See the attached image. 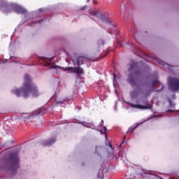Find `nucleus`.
Listing matches in <instances>:
<instances>
[{
	"label": "nucleus",
	"instance_id": "nucleus-1",
	"mask_svg": "<svg viewBox=\"0 0 179 179\" xmlns=\"http://www.w3.org/2000/svg\"><path fill=\"white\" fill-rule=\"evenodd\" d=\"M12 92L17 97H20L22 94L24 99H27L30 94L32 97H38L40 96L38 88L31 82V78L29 74H25L22 87L20 89H16Z\"/></svg>",
	"mask_w": 179,
	"mask_h": 179
},
{
	"label": "nucleus",
	"instance_id": "nucleus-2",
	"mask_svg": "<svg viewBox=\"0 0 179 179\" xmlns=\"http://www.w3.org/2000/svg\"><path fill=\"white\" fill-rule=\"evenodd\" d=\"M3 153L5 154L4 158L7 159L4 167L10 171H16L19 169V155H17V152L7 150L3 151Z\"/></svg>",
	"mask_w": 179,
	"mask_h": 179
},
{
	"label": "nucleus",
	"instance_id": "nucleus-3",
	"mask_svg": "<svg viewBox=\"0 0 179 179\" xmlns=\"http://www.w3.org/2000/svg\"><path fill=\"white\" fill-rule=\"evenodd\" d=\"M128 71L129 75L127 82H129L131 86H135V85H136V77L139 76L141 73V69L138 66V62H131Z\"/></svg>",
	"mask_w": 179,
	"mask_h": 179
},
{
	"label": "nucleus",
	"instance_id": "nucleus-4",
	"mask_svg": "<svg viewBox=\"0 0 179 179\" xmlns=\"http://www.w3.org/2000/svg\"><path fill=\"white\" fill-rule=\"evenodd\" d=\"M157 79H159V76H156V79L152 83L151 90L141 89L138 92L136 91H131L130 92L131 98L136 99V97L141 94V99H148V97L150 96V93L153 92V87H155L156 83H159V80Z\"/></svg>",
	"mask_w": 179,
	"mask_h": 179
},
{
	"label": "nucleus",
	"instance_id": "nucleus-5",
	"mask_svg": "<svg viewBox=\"0 0 179 179\" xmlns=\"http://www.w3.org/2000/svg\"><path fill=\"white\" fill-rule=\"evenodd\" d=\"M169 87L172 92H178L179 90V78H169L168 79Z\"/></svg>",
	"mask_w": 179,
	"mask_h": 179
},
{
	"label": "nucleus",
	"instance_id": "nucleus-6",
	"mask_svg": "<svg viewBox=\"0 0 179 179\" xmlns=\"http://www.w3.org/2000/svg\"><path fill=\"white\" fill-rule=\"evenodd\" d=\"M11 8L16 12V13H26L27 11L23 7L20 6L17 4H11Z\"/></svg>",
	"mask_w": 179,
	"mask_h": 179
},
{
	"label": "nucleus",
	"instance_id": "nucleus-7",
	"mask_svg": "<svg viewBox=\"0 0 179 179\" xmlns=\"http://www.w3.org/2000/svg\"><path fill=\"white\" fill-rule=\"evenodd\" d=\"M130 106L133 108H138L140 110H149V109L152 108V106H150V104H148V103H146V106L130 103Z\"/></svg>",
	"mask_w": 179,
	"mask_h": 179
},
{
	"label": "nucleus",
	"instance_id": "nucleus-8",
	"mask_svg": "<svg viewBox=\"0 0 179 179\" xmlns=\"http://www.w3.org/2000/svg\"><path fill=\"white\" fill-rule=\"evenodd\" d=\"M57 142V137H53L50 139L45 140L42 143L43 146H51L54 143Z\"/></svg>",
	"mask_w": 179,
	"mask_h": 179
},
{
	"label": "nucleus",
	"instance_id": "nucleus-9",
	"mask_svg": "<svg viewBox=\"0 0 179 179\" xmlns=\"http://www.w3.org/2000/svg\"><path fill=\"white\" fill-rule=\"evenodd\" d=\"M73 71L76 73H78V75H82L83 73H84L83 69L80 67H74Z\"/></svg>",
	"mask_w": 179,
	"mask_h": 179
},
{
	"label": "nucleus",
	"instance_id": "nucleus-10",
	"mask_svg": "<svg viewBox=\"0 0 179 179\" xmlns=\"http://www.w3.org/2000/svg\"><path fill=\"white\" fill-rule=\"evenodd\" d=\"M85 62V57H78L77 59V65L78 66L80 65H83V63Z\"/></svg>",
	"mask_w": 179,
	"mask_h": 179
},
{
	"label": "nucleus",
	"instance_id": "nucleus-11",
	"mask_svg": "<svg viewBox=\"0 0 179 179\" xmlns=\"http://www.w3.org/2000/svg\"><path fill=\"white\" fill-rule=\"evenodd\" d=\"M137 173L140 175V176H143V174H148V172L146 170L142 169V168H138L137 169Z\"/></svg>",
	"mask_w": 179,
	"mask_h": 179
},
{
	"label": "nucleus",
	"instance_id": "nucleus-12",
	"mask_svg": "<svg viewBox=\"0 0 179 179\" xmlns=\"http://www.w3.org/2000/svg\"><path fill=\"white\" fill-rule=\"evenodd\" d=\"M90 13L92 15V16H95V17H99V15H100V12L99 10H90Z\"/></svg>",
	"mask_w": 179,
	"mask_h": 179
},
{
	"label": "nucleus",
	"instance_id": "nucleus-13",
	"mask_svg": "<svg viewBox=\"0 0 179 179\" xmlns=\"http://www.w3.org/2000/svg\"><path fill=\"white\" fill-rule=\"evenodd\" d=\"M99 19L102 21V22H105L106 23H107V22H108V20L107 19V17H106V15L101 14L99 13Z\"/></svg>",
	"mask_w": 179,
	"mask_h": 179
},
{
	"label": "nucleus",
	"instance_id": "nucleus-14",
	"mask_svg": "<svg viewBox=\"0 0 179 179\" xmlns=\"http://www.w3.org/2000/svg\"><path fill=\"white\" fill-rule=\"evenodd\" d=\"M138 127H139V124H137L135 127H130L129 129V132H134V131H135V129H136V128H138Z\"/></svg>",
	"mask_w": 179,
	"mask_h": 179
},
{
	"label": "nucleus",
	"instance_id": "nucleus-15",
	"mask_svg": "<svg viewBox=\"0 0 179 179\" xmlns=\"http://www.w3.org/2000/svg\"><path fill=\"white\" fill-rule=\"evenodd\" d=\"M98 45L99 47H101V45H104V41L100 39L98 41Z\"/></svg>",
	"mask_w": 179,
	"mask_h": 179
},
{
	"label": "nucleus",
	"instance_id": "nucleus-16",
	"mask_svg": "<svg viewBox=\"0 0 179 179\" xmlns=\"http://www.w3.org/2000/svg\"><path fill=\"white\" fill-rule=\"evenodd\" d=\"M169 107H174V103L171 101V99H169Z\"/></svg>",
	"mask_w": 179,
	"mask_h": 179
},
{
	"label": "nucleus",
	"instance_id": "nucleus-17",
	"mask_svg": "<svg viewBox=\"0 0 179 179\" xmlns=\"http://www.w3.org/2000/svg\"><path fill=\"white\" fill-rule=\"evenodd\" d=\"M159 63L160 64V65H162V66H166L167 65V64H166V62L163 61H159Z\"/></svg>",
	"mask_w": 179,
	"mask_h": 179
},
{
	"label": "nucleus",
	"instance_id": "nucleus-18",
	"mask_svg": "<svg viewBox=\"0 0 179 179\" xmlns=\"http://www.w3.org/2000/svg\"><path fill=\"white\" fill-rule=\"evenodd\" d=\"M103 129H104L103 131V130L100 131L101 134H106V131H107V127H106V126H103Z\"/></svg>",
	"mask_w": 179,
	"mask_h": 179
},
{
	"label": "nucleus",
	"instance_id": "nucleus-19",
	"mask_svg": "<svg viewBox=\"0 0 179 179\" xmlns=\"http://www.w3.org/2000/svg\"><path fill=\"white\" fill-rule=\"evenodd\" d=\"M36 113H36L35 115H38V114H41V110L38 109V110H36Z\"/></svg>",
	"mask_w": 179,
	"mask_h": 179
},
{
	"label": "nucleus",
	"instance_id": "nucleus-20",
	"mask_svg": "<svg viewBox=\"0 0 179 179\" xmlns=\"http://www.w3.org/2000/svg\"><path fill=\"white\" fill-rule=\"evenodd\" d=\"M56 104H64V101H56Z\"/></svg>",
	"mask_w": 179,
	"mask_h": 179
},
{
	"label": "nucleus",
	"instance_id": "nucleus-21",
	"mask_svg": "<svg viewBox=\"0 0 179 179\" xmlns=\"http://www.w3.org/2000/svg\"><path fill=\"white\" fill-rule=\"evenodd\" d=\"M51 69H57V66L52 65V66H51Z\"/></svg>",
	"mask_w": 179,
	"mask_h": 179
},
{
	"label": "nucleus",
	"instance_id": "nucleus-22",
	"mask_svg": "<svg viewBox=\"0 0 179 179\" xmlns=\"http://www.w3.org/2000/svg\"><path fill=\"white\" fill-rule=\"evenodd\" d=\"M103 124H104V120H101V127H103Z\"/></svg>",
	"mask_w": 179,
	"mask_h": 179
},
{
	"label": "nucleus",
	"instance_id": "nucleus-23",
	"mask_svg": "<svg viewBox=\"0 0 179 179\" xmlns=\"http://www.w3.org/2000/svg\"><path fill=\"white\" fill-rule=\"evenodd\" d=\"M41 22H43V20H40L38 21H36V23H41Z\"/></svg>",
	"mask_w": 179,
	"mask_h": 179
},
{
	"label": "nucleus",
	"instance_id": "nucleus-24",
	"mask_svg": "<svg viewBox=\"0 0 179 179\" xmlns=\"http://www.w3.org/2000/svg\"><path fill=\"white\" fill-rule=\"evenodd\" d=\"M50 65V63H45V66H48Z\"/></svg>",
	"mask_w": 179,
	"mask_h": 179
},
{
	"label": "nucleus",
	"instance_id": "nucleus-25",
	"mask_svg": "<svg viewBox=\"0 0 179 179\" xmlns=\"http://www.w3.org/2000/svg\"><path fill=\"white\" fill-rule=\"evenodd\" d=\"M167 113H173V110H169L167 111Z\"/></svg>",
	"mask_w": 179,
	"mask_h": 179
},
{
	"label": "nucleus",
	"instance_id": "nucleus-26",
	"mask_svg": "<svg viewBox=\"0 0 179 179\" xmlns=\"http://www.w3.org/2000/svg\"><path fill=\"white\" fill-rule=\"evenodd\" d=\"M109 146H110V149H113V145H111V144H109Z\"/></svg>",
	"mask_w": 179,
	"mask_h": 179
},
{
	"label": "nucleus",
	"instance_id": "nucleus-27",
	"mask_svg": "<svg viewBox=\"0 0 179 179\" xmlns=\"http://www.w3.org/2000/svg\"><path fill=\"white\" fill-rule=\"evenodd\" d=\"M85 9V7H83L81 10H83Z\"/></svg>",
	"mask_w": 179,
	"mask_h": 179
},
{
	"label": "nucleus",
	"instance_id": "nucleus-28",
	"mask_svg": "<svg viewBox=\"0 0 179 179\" xmlns=\"http://www.w3.org/2000/svg\"><path fill=\"white\" fill-rule=\"evenodd\" d=\"M51 59H49V62H50Z\"/></svg>",
	"mask_w": 179,
	"mask_h": 179
},
{
	"label": "nucleus",
	"instance_id": "nucleus-29",
	"mask_svg": "<svg viewBox=\"0 0 179 179\" xmlns=\"http://www.w3.org/2000/svg\"><path fill=\"white\" fill-rule=\"evenodd\" d=\"M82 125H85V124L83 123Z\"/></svg>",
	"mask_w": 179,
	"mask_h": 179
},
{
	"label": "nucleus",
	"instance_id": "nucleus-30",
	"mask_svg": "<svg viewBox=\"0 0 179 179\" xmlns=\"http://www.w3.org/2000/svg\"><path fill=\"white\" fill-rule=\"evenodd\" d=\"M122 143H124V142H122V143H121V145H122Z\"/></svg>",
	"mask_w": 179,
	"mask_h": 179
},
{
	"label": "nucleus",
	"instance_id": "nucleus-31",
	"mask_svg": "<svg viewBox=\"0 0 179 179\" xmlns=\"http://www.w3.org/2000/svg\"><path fill=\"white\" fill-rule=\"evenodd\" d=\"M68 69H71V68H69Z\"/></svg>",
	"mask_w": 179,
	"mask_h": 179
}]
</instances>
